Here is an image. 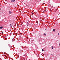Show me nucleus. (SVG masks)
Here are the masks:
<instances>
[{"label": "nucleus", "instance_id": "7ed1b4c3", "mask_svg": "<svg viewBox=\"0 0 60 60\" xmlns=\"http://www.w3.org/2000/svg\"><path fill=\"white\" fill-rule=\"evenodd\" d=\"M3 28V27H0V29H2Z\"/></svg>", "mask_w": 60, "mask_h": 60}, {"label": "nucleus", "instance_id": "39448f33", "mask_svg": "<svg viewBox=\"0 0 60 60\" xmlns=\"http://www.w3.org/2000/svg\"><path fill=\"white\" fill-rule=\"evenodd\" d=\"M53 32H55V29H54L53 30Z\"/></svg>", "mask_w": 60, "mask_h": 60}, {"label": "nucleus", "instance_id": "0eeeda50", "mask_svg": "<svg viewBox=\"0 0 60 60\" xmlns=\"http://www.w3.org/2000/svg\"><path fill=\"white\" fill-rule=\"evenodd\" d=\"M10 25L11 26H10L11 27H12V26H11V24H10Z\"/></svg>", "mask_w": 60, "mask_h": 60}, {"label": "nucleus", "instance_id": "4468645a", "mask_svg": "<svg viewBox=\"0 0 60 60\" xmlns=\"http://www.w3.org/2000/svg\"><path fill=\"white\" fill-rule=\"evenodd\" d=\"M45 30H46V29H45Z\"/></svg>", "mask_w": 60, "mask_h": 60}, {"label": "nucleus", "instance_id": "f257e3e1", "mask_svg": "<svg viewBox=\"0 0 60 60\" xmlns=\"http://www.w3.org/2000/svg\"><path fill=\"white\" fill-rule=\"evenodd\" d=\"M12 13V12H11V11H10L9 12V13L10 14H11Z\"/></svg>", "mask_w": 60, "mask_h": 60}, {"label": "nucleus", "instance_id": "9d476101", "mask_svg": "<svg viewBox=\"0 0 60 60\" xmlns=\"http://www.w3.org/2000/svg\"><path fill=\"white\" fill-rule=\"evenodd\" d=\"M58 35H59V33H58Z\"/></svg>", "mask_w": 60, "mask_h": 60}, {"label": "nucleus", "instance_id": "20e7f679", "mask_svg": "<svg viewBox=\"0 0 60 60\" xmlns=\"http://www.w3.org/2000/svg\"><path fill=\"white\" fill-rule=\"evenodd\" d=\"M15 0H12L11 1V2H15Z\"/></svg>", "mask_w": 60, "mask_h": 60}, {"label": "nucleus", "instance_id": "423d86ee", "mask_svg": "<svg viewBox=\"0 0 60 60\" xmlns=\"http://www.w3.org/2000/svg\"><path fill=\"white\" fill-rule=\"evenodd\" d=\"M52 49H53V46H52Z\"/></svg>", "mask_w": 60, "mask_h": 60}, {"label": "nucleus", "instance_id": "f03ea898", "mask_svg": "<svg viewBox=\"0 0 60 60\" xmlns=\"http://www.w3.org/2000/svg\"><path fill=\"white\" fill-rule=\"evenodd\" d=\"M26 25H27V26H28V25H29V23H28V22H27V23H26Z\"/></svg>", "mask_w": 60, "mask_h": 60}, {"label": "nucleus", "instance_id": "6e6552de", "mask_svg": "<svg viewBox=\"0 0 60 60\" xmlns=\"http://www.w3.org/2000/svg\"><path fill=\"white\" fill-rule=\"evenodd\" d=\"M44 35H46V34H44Z\"/></svg>", "mask_w": 60, "mask_h": 60}, {"label": "nucleus", "instance_id": "9b49d317", "mask_svg": "<svg viewBox=\"0 0 60 60\" xmlns=\"http://www.w3.org/2000/svg\"><path fill=\"white\" fill-rule=\"evenodd\" d=\"M52 56H53V54H52Z\"/></svg>", "mask_w": 60, "mask_h": 60}, {"label": "nucleus", "instance_id": "1a4fd4ad", "mask_svg": "<svg viewBox=\"0 0 60 60\" xmlns=\"http://www.w3.org/2000/svg\"><path fill=\"white\" fill-rule=\"evenodd\" d=\"M42 51H44V50L43 49H42Z\"/></svg>", "mask_w": 60, "mask_h": 60}, {"label": "nucleus", "instance_id": "f8f14e48", "mask_svg": "<svg viewBox=\"0 0 60 60\" xmlns=\"http://www.w3.org/2000/svg\"><path fill=\"white\" fill-rule=\"evenodd\" d=\"M47 55L48 56H49V55L48 54V55Z\"/></svg>", "mask_w": 60, "mask_h": 60}, {"label": "nucleus", "instance_id": "ddd939ff", "mask_svg": "<svg viewBox=\"0 0 60 60\" xmlns=\"http://www.w3.org/2000/svg\"><path fill=\"white\" fill-rule=\"evenodd\" d=\"M3 33H4L3 32V33H2V34H3Z\"/></svg>", "mask_w": 60, "mask_h": 60}]
</instances>
